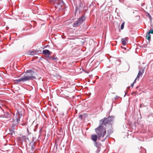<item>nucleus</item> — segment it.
Returning a JSON list of instances; mask_svg holds the SVG:
<instances>
[{
  "mask_svg": "<svg viewBox=\"0 0 153 153\" xmlns=\"http://www.w3.org/2000/svg\"><path fill=\"white\" fill-rule=\"evenodd\" d=\"M121 48H124L125 50H126V48H123V47L122 46H121Z\"/></svg>",
  "mask_w": 153,
  "mask_h": 153,
  "instance_id": "obj_32",
  "label": "nucleus"
},
{
  "mask_svg": "<svg viewBox=\"0 0 153 153\" xmlns=\"http://www.w3.org/2000/svg\"><path fill=\"white\" fill-rule=\"evenodd\" d=\"M142 105H143V104H141L140 105V108H142V107H143V106H142Z\"/></svg>",
  "mask_w": 153,
  "mask_h": 153,
  "instance_id": "obj_30",
  "label": "nucleus"
},
{
  "mask_svg": "<svg viewBox=\"0 0 153 153\" xmlns=\"http://www.w3.org/2000/svg\"><path fill=\"white\" fill-rule=\"evenodd\" d=\"M94 145L98 148L99 151H100L102 146L101 143L97 141L94 142Z\"/></svg>",
  "mask_w": 153,
  "mask_h": 153,
  "instance_id": "obj_7",
  "label": "nucleus"
},
{
  "mask_svg": "<svg viewBox=\"0 0 153 153\" xmlns=\"http://www.w3.org/2000/svg\"><path fill=\"white\" fill-rule=\"evenodd\" d=\"M99 126L95 129L96 133L98 136V139L100 140L101 137H104L106 133L105 127L100 124Z\"/></svg>",
  "mask_w": 153,
  "mask_h": 153,
  "instance_id": "obj_2",
  "label": "nucleus"
},
{
  "mask_svg": "<svg viewBox=\"0 0 153 153\" xmlns=\"http://www.w3.org/2000/svg\"><path fill=\"white\" fill-rule=\"evenodd\" d=\"M19 116H16V119L14 120H13V121L15 122V120L16 121L17 123H18L20 121V118L18 117Z\"/></svg>",
  "mask_w": 153,
  "mask_h": 153,
  "instance_id": "obj_17",
  "label": "nucleus"
},
{
  "mask_svg": "<svg viewBox=\"0 0 153 153\" xmlns=\"http://www.w3.org/2000/svg\"><path fill=\"white\" fill-rule=\"evenodd\" d=\"M148 32L150 34H153V29H150L149 31Z\"/></svg>",
  "mask_w": 153,
  "mask_h": 153,
  "instance_id": "obj_22",
  "label": "nucleus"
},
{
  "mask_svg": "<svg viewBox=\"0 0 153 153\" xmlns=\"http://www.w3.org/2000/svg\"><path fill=\"white\" fill-rule=\"evenodd\" d=\"M106 118L107 119L109 122L110 123L114 119V117L113 116H109Z\"/></svg>",
  "mask_w": 153,
  "mask_h": 153,
  "instance_id": "obj_12",
  "label": "nucleus"
},
{
  "mask_svg": "<svg viewBox=\"0 0 153 153\" xmlns=\"http://www.w3.org/2000/svg\"><path fill=\"white\" fill-rule=\"evenodd\" d=\"M42 53L43 54L45 55H50L51 53V52H50L48 50L45 49L43 50Z\"/></svg>",
  "mask_w": 153,
  "mask_h": 153,
  "instance_id": "obj_10",
  "label": "nucleus"
},
{
  "mask_svg": "<svg viewBox=\"0 0 153 153\" xmlns=\"http://www.w3.org/2000/svg\"><path fill=\"white\" fill-rule=\"evenodd\" d=\"M144 72V70L142 68L140 69L139 70L137 76V78H139L140 76H142Z\"/></svg>",
  "mask_w": 153,
  "mask_h": 153,
  "instance_id": "obj_8",
  "label": "nucleus"
},
{
  "mask_svg": "<svg viewBox=\"0 0 153 153\" xmlns=\"http://www.w3.org/2000/svg\"><path fill=\"white\" fill-rule=\"evenodd\" d=\"M9 131L10 133L9 134H10L11 136L12 137L13 135H14L15 134V132L14 130H9Z\"/></svg>",
  "mask_w": 153,
  "mask_h": 153,
  "instance_id": "obj_16",
  "label": "nucleus"
},
{
  "mask_svg": "<svg viewBox=\"0 0 153 153\" xmlns=\"http://www.w3.org/2000/svg\"><path fill=\"white\" fill-rule=\"evenodd\" d=\"M128 41V39L127 38H123L121 39V41L123 45H126V41Z\"/></svg>",
  "mask_w": 153,
  "mask_h": 153,
  "instance_id": "obj_11",
  "label": "nucleus"
},
{
  "mask_svg": "<svg viewBox=\"0 0 153 153\" xmlns=\"http://www.w3.org/2000/svg\"><path fill=\"white\" fill-rule=\"evenodd\" d=\"M10 119H8L7 121H8V120H9Z\"/></svg>",
  "mask_w": 153,
  "mask_h": 153,
  "instance_id": "obj_36",
  "label": "nucleus"
},
{
  "mask_svg": "<svg viewBox=\"0 0 153 153\" xmlns=\"http://www.w3.org/2000/svg\"><path fill=\"white\" fill-rule=\"evenodd\" d=\"M27 132H28V134H31V133H30L29 130V129L28 128H27Z\"/></svg>",
  "mask_w": 153,
  "mask_h": 153,
  "instance_id": "obj_27",
  "label": "nucleus"
},
{
  "mask_svg": "<svg viewBox=\"0 0 153 153\" xmlns=\"http://www.w3.org/2000/svg\"><path fill=\"white\" fill-rule=\"evenodd\" d=\"M105 138H105L103 140H102V142L104 141L105 140Z\"/></svg>",
  "mask_w": 153,
  "mask_h": 153,
  "instance_id": "obj_31",
  "label": "nucleus"
},
{
  "mask_svg": "<svg viewBox=\"0 0 153 153\" xmlns=\"http://www.w3.org/2000/svg\"><path fill=\"white\" fill-rule=\"evenodd\" d=\"M134 84H133V83H132L131 85V86L132 87V88H133V86H134Z\"/></svg>",
  "mask_w": 153,
  "mask_h": 153,
  "instance_id": "obj_28",
  "label": "nucleus"
},
{
  "mask_svg": "<svg viewBox=\"0 0 153 153\" xmlns=\"http://www.w3.org/2000/svg\"><path fill=\"white\" fill-rule=\"evenodd\" d=\"M138 87H139L138 86H137V87H136V89L137 88H138Z\"/></svg>",
  "mask_w": 153,
  "mask_h": 153,
  "instance_id": "obj_33",
  "label": "nucleus"
},
{
  "mask_svg": "<svg viewBox=\"0 0 153 153\" xmlns=\"http://www.w3.org/2000/svg\"><path fill=\"white\" fill-rule=\"evenodd\" d=\"M30 146L31 147V149L33 151L34 149V145L33 142H30Z\"/></svg>",
  "mask_w": 153,
  "mask_h": 153,
  "instance_id": "obj_13",
  "label": "nucleus"
},
{
  "mask_svg": "<svg viewBox=\"0 0 153 153\" xmlns=\"http://www.w3.org/2000/svg\"><path fill=\"white\" fill-rule=\"evenodd\" d=\"M137 79H138V80H139V79H138V78H137V77L134 80V82H133V84H134L136 83V81L137 80Z\"/></svg>",
  "mask_w": 153,
  "mask_h": 153,
  "instance_id": "obj_25",
  "label": "nucleus"
},
{
  "mask_svg": "<svg viewBox=\"0 0 153 153\" xmlns=\"http://www.w3.org/2000/svg\"><path fill=\"white\" fill-rule=\"evenodd\" d=\"M25 73V74L23 77L14 80L16 83L18 84L21 82L23 83L27 81L36 79V77L33 75L35 73L32 70H27Z\"/></svg>",
  "mask_w": 153,
  "mask_h": 153,
  "instance_id": "obj_1",
  "label": "nucleus"
},
{
  "mask_svg": "<svg viewBox=\"0 0 153 153\" xmlns=\"http://www.w3.org/2000/svg\"><path fill=\"white\" fill-rule=\"evenodd\" d=\"M83 115L82 114H80L79 115V118L81 119V120L82 119Z\"/></svg>",
  "mask_w": 153,
  "mask_h": 153,
  "instance_id": "obj_24",
  "label": "nucleus"
},
{
  "mask_svg": "<svg viewBox=\"0 0 153 153\" xmlns=\"http://www.w3.org/2000/svg\"><path fill=\"white\" fill-rule=\"evenodd\" d=\"M48 57L49 58V59H51L54 60H56L57 59V57H52L51 56H48Z\"/></svg>",
  "mask_w": 153,
  "mask_h": 153,
  "instance_id": "obj_18",
  "label": "nucleus"
},
{
  "mask_svg": "<svg viewBox=\"0 0 153 153\" xmlns=\"http://www.w3.org/2000/svg\"><path fill=\"white\" fill-rule=\"evenodd\" d=\"M109 123H110L109 122L107 119L105 117L100 120V124L104 126H105V127L106 126V125L107 124H109Z\"/></svg>",
  "mask_w": 153,
  "mask_h": 153,
  "instance_id": "obj_6",
  "label": "nucleus"
},
{
  "mask_svg": "<svg viewBox=\"0 0 153 153\" xmlns=\"http://www.w3.org/2000/svg\"><path fill=\"white\" fill-rule=\"evenodd\" d=\"M22 140H24V141H25V140H26L25 139V137L24 138H23V137L22 138Z\"/></svg>",
  "mask_w": 153,
  "mask_h": 153,
  "instance_id": "obj_29",
  "label": "nucleus"
},
{
  "mask_svg": "<svg viewBox=\"0 0 153 153\" xmlns=\"http://www.w3.org/2000/svg\"><path fill=\"white\" fill-rule=\"evenodd\" d=\"M147 15L149 17V19L150 20V21L151 22L152 20V18L150 14L149 13H147Z\"/></svg>",
  "mask_w": 153,
  "mask_h": 153,
  "instance_id": "obj_20",
  "label": "nucleus"
},
{
  "mask_svg": "<svg viewBox=\"0 0 153 153\" xmlns=\"http://www.w3.org/2000/svg\"><path fill=\"white\" fill-rule=\"evenodd\" d=\"M53 4L56 10L59 11L64 9V3L62 0H49Z\"/></svg>",
  "mask_w": 153,
  "mask_h": 153,
  "instance_id": "obj_3",
  "label": "nucleus"
},
{
  "mask_svg": "<svg viewBox=\"0 0 153 153\" xmlns=\"http://www.w3.org/2000/svg\"><path fill=\"white\" fill-rule=\"evenodd\" d=\"M146 39H148L149 41L151 39V35H150V34L148 32H147L146 33Z\"/></svg>",
  "mask_w": 153,
  "mask_h": 153,
  "instance_id": "obj_14",
  "label": "nucleus"
},
{
  "mask_svg": "<svg viewBox=\"0 0 153 153\" xmlns=\"http://www.w3.org/2000/svg\"><path fill=\"white\" fill-rule=\"evenodd\" d=\"M15 125L13 123L11 125V126L9 128V130H14L15 129Z\"/></svg>",
  "mask_w": 153,
  "mask_h": 153,
  "instance_id": "obj_15",
  "label": "nucleus"
},
{
  "mask_svg": "<svg viewBox=\"0 0 153 153\" xmlns=\"http://www.w3.org/2000/svg\"><path fill=\"white\" fill-rule=\"evenodd\" d=\"M36 53V52L35 51H33L30 52V54L33 56Z\"/></svg>",
  "mask_w": 153,
  "mask_h": 153,
  "instance_id": "obj_19",
  "label": "nucleus"
},
{
  "mask_svg": "<svg viewBox=\"0 0 153 153\" xmlns=\"http://www.w3.org/2000/svg\"><path fill=\"white\" fill-rule=\"evenodd\" d=\"M119 98V96H115V97L114 98V99H115V100H116L117 99H118Z\"/></svg>",
  "mask_w": 153,
  "mask_h": 153,
  "instance_id": "obj_26",
  "label": "nucleus"
},
{
  "mask_svg": "<svg viewBox=\"0 0 153 153\" xmlns=\"http://www.w3.org/2000/svg\"><path fill=\"white\" fill-rule=\"evenodd\" d=\"M33 153L32 152H31V153Z\"/></svg>",
  "mask_w": 153,
  "mask_h": 153,
  "instance_id": "obj_37",
  "label": "nucleus"
},
{
  "mask_svg": "<svg viewBox=\"0 0 153 153\" xmlns=\"http://www.w3.org/2000/svg\"><path fill=\"white\" fill-rule=\"evenodd\" d=\"M109 86H111V85L110 84H109Z\"/></svg>",
  "mask_w": 153,
  "mask_h": 153,
  "instance_id": "obj_35",
  "label": "nucleus"
},
{
  "mask_svg": "<svg viewBox=\"0 0 153 153\" xmlns=\"http://www.w3.org/2000/svg\"><path fill=\"white\" fill-rule=\"evenodd\" d=\"M86 17L84 15L82 16L81 17L79 18L73 24V26L74 27H76L82 24V23L85 21Z\"/></svg>",
  "mask_w": 153,
  "mask_h": 153,
  "instance_id": "obj_4",
  "label": "nucleus"
},
{
  "mask_svg": "<svg viewBox=\"0 0 153 153\" xmlns=\"http://www.w3.org/2000/svg\"><path fill=\"white\" fill-rule=\"evenodd\" d=\"M124 24H125V22H123L121 24V29L122 30L123 29L124 27Z\"/></svg>",
  "mask_w": 153,
  "mask_h": 153,
  "instance_id": "obj_21",
  "label": "nucleus"
},
{
  "mask_svg": "<svg viewBox=\"0 0 153 153\" xmlns=\"http://www.w3.org/2000/svg\"><path fill=\"white\" fill-rule=\"evenodd\" d=\"M11 115L7 112H4L3 109L0 107V118L9 119Z\"/></svg>",
  "mask_w": 153,
  "mask_h": 153,
  "instance_id": "obj_5",
  "label": "nucleus"
},
{
  "mask_svg": "<svg viewBox=\"0 0 153 153\" xmlns=\"http://www.w3.org/2000/svg\"><path fill=\"white\" fill-rule=\"evenodd\" d=\"M146 151L145 149H143L141 150L140 153H146Z\"/></svg>",
  "mask_w": 153,
  "mask_h": 153,
  "instance_id": "obj_23",
  "label": "nucleus"
},
{
  "mask_svg": "<svg viewBox=\"0 0 153 153\" xmlns=\"http://www.w3.org/2000/svg\"><path fill=\"white\" fill-rule=\"evenodd\" d=\"M91 139L94 142H97V138L98 137L96 134H92L91 136Z\"/></svg>",
  "mask_w": 153,
  "mask_h": 153,
  "instance_id": "obj_9",
  "label": "nucleus"
},
{
  "mask_svg": "<svg viewBox=\"0 0 153 153\" xmlns=\"http://www.w3.org/2000/svg\"><path fill=\"white\" fill-rule=\"evenodd\" d=\"M136 93V92H134V93H133V94H135Z\"/></svg>",
  "mask_w": 153,
  "mask_h": 153,
  "instance_id": "obj_34",
  "label": "nucleus"
}]
</instances>
